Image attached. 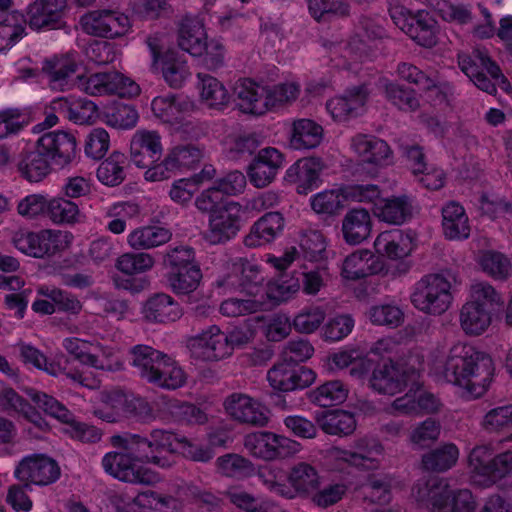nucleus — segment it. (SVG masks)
<instances>
[{"label": "nucleus", "mask_w": 512, "mask_h": 512, "mask_svg": "<svg viewBox=\"0 0 512 512\" xmlns=\"http://www.w3.org/2000/svg\"><path fill=\"white\" fill-rule=\"evenodd\" d=\"M166 280L171 291L178 296L193 297L202 279L195 252L189 246H177L167 251L163 257Z\"/></svg>", "instance_id": "6"}, {"label": "nucleus", "mask_w": 512, "mask_h": 512, "mask_svg": "<svg viewBox=\"0 0 512 512\" xmlns=\"http://www.w3.org/2000/svg\"><path fill=\"white\" fill-rule=\"evenodd\" d=\"M451 280L453 275L449 271L424 275L414 287L411 302L418 310L431 314L441 315L452 302Z\"/></svg>", "instance_id": "8"}, {"label": "nucleus", "mask_w": 512, "mask_h": 512, "mask_svg": "<svg viewBox=\"0 0 512 512\" xmlns=\"http://www.w3.org/2000/svg\"><path fill=\"white\" fill-rule=\"evenodd\" d=\"M197 77L201 81V96L210 107L222 108L228 103V91L218 79L205 73H198Z\"/></svg>", "instance_id": "55"}, {"label": "nucleus", "mask_w": 512, "mask_h": 512, "mask_svg": "<svg viewBox=\"0 0 512 512\" xmlns=\"http://www.w3.org/2000/svg\"><path fill=\"white\" fill-rule=\"evenodd\" d=\"M354 451H346L345 461L362 469H372L377 466L376 456L383 451L382 445L372 438H360L355 442Z\"/></svg>", "instance_id": "39"}, {"label": "nucleus", "mask_w": 512, "mask_h": 512, "mask_svg": "<svg viewBox=\"0 0 512 512\" xmlns=\"http://www.w3.org/2000/svg\"><path fill=\"white\" fill-rule=\"evenodd\" d=\"M324 168L321 158H302L286 171L285 180L296 184L298 194L307 195L320 187L322 183L320 175Z\"/></svg>", "instance_id": "17"}, {"label": "nucleus", "mask_w": 512, "mask_h": 512, "mask_svg": "<svg viewBox=\"0 0 512 512\" xmlns=\"http://www.w3.org/2000/svg\"><path fill=\"white\" fill-rule=\"evenodd\" d=\"M408 36L423 47H433L437 43V22L427 11H418L411 19Z\"/></svg>", "instance_id": "42"}, {"label": "nucleus", "mask_w": 512, "mask_h": 512, "mask_svg": "<svg viewBox=\"0 0 512 512\" xmlns=\"http://www.w3.org/2000/svg\"><path fill=\"white\" fill-rule=\"evenodd\" d=\"M311 17L318 23L350 16V4L346 0H306Z\"/></svg>", "instance_id": "43"}, {"label": "nucleus", "mask_w": 512, "mask_h": 512, "mask_svg": "<svg viewBox=\"0 0 512 512\" xmlns=\"http://www.w3.org/2000/svg\"><path fill=\"white\" fill-rule=\"evenodd\" d=\"M284 227V218L279 212L264 214L251 227L250 233L245 237L247 247H257L271 242Z\"/></svg>", "instance_id": "27"}, {"label": "nucleus", "mask_w": 512, "mask_h": 512, "mask_svg": "<svg viewBox=\"0 0 512 512\" xmlns=\"http://www.w3.org/2000/svg\"><path fill=\"white\" fill-rule=\"evenodd\" d=\"M459 451L454 444H445L422 456V467L427 471L444 472L455 465Z\"/></svg>", "instance_id": "50"}, {"label": "nucleus", "mask_w": 512, "mask_h": 512, "mask_svg": "<svg viewBox=\"0 0 512 512\" xmlns=\"http://www.w3.org/2000/svg\"><path fill=\"white\" fill-rule=\"evenodd\" d=\"M420 373L412 366L383 360L374 368L369 378L370 387L380 394L395 395L404 388H420Z\"/></svg>", "instance_id": "10"}, {"label": "nucleus", "mask_w": 512, "mask_h": 512, "mask_svg": "<svg viewBox=\"0 0 512 512\" xmlns=\"http://www.w3.org/2000/svg\"><path fill=\"white\" fill-rule=\"evenodd\" d=\"M385 98L403 111H415L419 108V100L413 89L396 82H387L384 86Z\"/></svg>", "instance_id": "56"}, {"label": "nucleus", "mask_w": 512, "mask_h": 512, "mask_svg": "<svg viewBox=\"0 0 512 512\" xmlns=\"http://www.w3.org/2000/svg\"><path fill=\"white\" fill-rule=\"evenodd\" d=\"M274 433L258 431L245 436L244 446L255 457L274 460Z\"/></svg>", "instance_id": "58"}, {"label": "nucleus", "mask_w": 512, "mask_h": 512, "mask_svg": "<svg viewBox=\"0 0 512 512\" xmlns=\"http://www.w3.org/2000/svg\"><path fill=\"white\" fill-rule=\"evenodd\" d=\"M160 139L155 130H141L133 136L130 153L137 167L147 168L159 160L162 153Z\"/></svg>", "instance_id": "22"}, {"label": "nucleus", "mask_w": 512, "mask_h": 512, "mask_svg": "<svg viewBox=\"0 0 512 512\" xmlns=\"http://www.w3.org/2000/svg\"><path fill=\"white\" fill-rule=\"evenodd\" d=\"M368 94L366 85L347 88L343 95L327 102V111L338 123L357 117L366 104Z\"/></svg>", "instance_id": "19"}, {"label": "nucleus", "mask_w": 512, "mask_h": 512, "mask_svg": "<svg viewBox=\"0 0 512 512\" xmlns=\"http://www.w3.org/2000/svg\"><path fill=\"white\" fill-rule=\"evenodd\" d=\"M392 478L386 474H371L363 484L365 499L372 503L386 505L391 501Z\"/></svg>", "instance_id": "53"}, {"label": "nucleus", "mask_w": 512, "mask_h": 512, "mask_svg": "<svg viewBox=\"0 0 512 512\" xmlns=\"http://www.w3.org/2000/svg\"><path fill=\"white\" fill-rule=\"evenodd\" d=\"M482 271L496 281H506L512 274V263L507 255L495 250H486L479 255Z\"/></svg>", "instance_id": "45"}, {"label": "nucleus", "mask_w": 512, "mask_h": 512, "mask_svg": "<svg viewBox=\"0 0 512 512\" xmlns=\"http://www.w3.org/2000/svg\"><path fill=\"white\" fill-rule=\"evenodd\" d=\"M205 43L206 33L202 23L196 18H183L178 31V45L182 51L192 56H202Z\"/></svg>", "instance_id": "30"}, {"label": "nucleus", "mask_w": 512, "mask_h": 512, "mask_svg": "<svg viewBox=\"0 0 512 512\" xmlns=\"http://www.w3.org/2000/svg\"><path fill=\"white\" fill-rule=\"evenodd\" d=\"M225 411L236 421L263 427L268 417L261 404L243 393H232L224 400Z\"/></svg>", "instance_id": "18"}, {"label": "nucleus", "mask_w": 512, "mask_h": 512, "mask_svg": "<svg viewBox=\"0 0 512 512\" xmlns=\"http://www.w3.org/2000/svg\"><path fill=\"white\" fill-rule=\"evenodd\" d=\"M298 93L299 87L295 83H283L266 88L250 79H240L234 86L239 109L254 115H262L267 110L295 100Z\"/></svg>", "instance_id": "4"}, {"label": "nucleus", "mask_w": 512, "mask_h": 512, "mask_svg": "<svg viewBox=\"0 0 512 512\" xmlns=\"http://www.w3.org/2000/svg\"><path fill=\"white\" fill-rule=\"evenodd\" d=\"M317 423L327 434L346 436L354 432V415L344 410H329L317 416Z\"/></svg>", "instance_id": "40"}, {"label": "nucleus", "mask_w": 512, "mask_h": 512, "mask_svg": "<svg viewBox=\"0 0 512 512\" xmlns=\"http://www.w3.org/2000/svg\"><path fill=\"white\" fill-rule=\"evenodd\" d=\"M374 245L378 253L386 255L392 260L404 258L412 251L411 238L400 230L379 234Z\"/></svg>", "instance_id": "38"}, {"label": "nucleus", "mask_w": 512, "mask_h": 512, "mask_svg": "<svg viewBox=\"0 0 512 512\" xmlns=\"http://www.w3.org/2000/svg\"><path fill=\"white\" fill-rule=\"evenodd\" d=\"M49 113L57 118H67L76 125H91L97 115L96 105L90 100H77L70 103L66 98H57L48 106Z\"/></svg>", "instance_id": "23"}, {"label": "nucleus", "mask_w": 512, "mask_h": 512, "mask_svg": "<svg viewBox=\"0 0 512 512\" xmlns=\"http://www.w3.org/2000/svg\"><path fill=\"white\" fill-rule=\"evenodd\" d=\"M23 391L45 414L50 415L63 423L72 420V413L56 398L35 388H24Z\"/></svg>", "instance_id": "49"}, {"label": "nucleus", "mask_w": 512, "mask_h": 512, "mask_svg": "<svg viewBox=\"0 0 512 512\" xmlns=\"http://www.w3.org/2000/svg\"><path fill=\"white\" fill-rule=\"evenodd\" d=\"M473 289L474 300L471 303L480 304L479 307L485 308L490 315L503 308L505 303L504 299L490 284L479 283L474 285Z\"/></svg>", "instance_id": "64"}, {"label": "nucleus", "mask_w": 512, "mask_h": 512, "mask_svg": "<svg viewBox=\"0 0 512 512\" xmlns=\"http://www.w3.org/2000/svg\"><path fill=\"white\" fill-rule=\"evenodd\" d=\"M415 499L429 512H474L476 502L468 489L454 491L444 479L437 477L418 482L412 489Z\"/></svg>", "instance_id": "5"}, {"label": "nucleus", "mask_w": 512, "mask_h": 512, "mask_svg": "<svg viewBox=\"0 0 512 512\" xmlns=\"http://www.w3.org/2000/svg\"><path fill=\"white\" fill-rule=\"evenodd\" d=\"M78 63L73 55H63L45 61L43 71L48 75L49 85L54 90L64 91L77 85L90 95L115 94L121 98L139 95V85L117 71L92 74L88 78L78 76L73 79Z\"/></svg>", "instance_id": "1"}, {"label": "nucleus", "mask_w": 512, "mask_h": 512, "mask_svg": "<svg viewBox=\"0 0 512 512\" xmlns=\"http://www.w3.org/2000/svg\"><path fill=\"white\" fill-rule=\"evenodd\" d=\"M143 315L148 322L169 323L180 319L182 310L170 295L158 293L145 302Z\"/></svg>", "instance_id": "25"}, {"label": "nucleus", "mask_w": 512, "mask_h": 512, "mask_svg": "<svg viewBox=\"0 0 512 512\" xmlns=\"http://www.w3.org/2000/svg\"><path fill=\"white\" fill-rule=\"evenodd\" d=\"M124 435L128 439L127 443H130L132 455L138 459L139 463L154 464L162 468L171 466L167 458L160 456L163 452L153 440L151 432L148 436L130 432H124Z\"/></svg>", "instance_id": "29"}, {"label": "nucleus", "mask_w": 512, "mask_h": 512, "mask_svg": "<svg viewBox=\"0 0 512 512\" xmlns=\"http://www.w3.org/2000/svg\"><path fill=\"white\" fill-rule=\"evenodd\" d=\"M154 260L148 253H125L116 262V267L122 273L132 276L150 270Z\"/></svg>", "instance_id": "63"}, {"label": "nucleus", "mask_w": 512, "mask_h": 512, "mask_svg": "<svg viewBox=\"0 0 512 512\" xmlns=\"http://www.w3.org/2000/svg\"><path fill=\"white\" fill-rule=\"evenodd\" d=\"M242 225V206L234 201L223 204L209 216L204 239L210 244H222L234 238Z\"/></svg>", "instance_id": "11"}, {"label": "nucleus", "mask_w": 512, "mask_h": 512, "mask_svg": "<svg viewBox=\"0 0 512 512\" xmlns=\"http://www.w3.org/2000/svg\"><path fill=\"white\" fill-rule=\"evenodd\" d=\"M231 275L228 281L234 284L233 277L237 279L238 287L250 296H257L265 280L260 266L245 258H240L232 264Z\"/></svg>", "instance_id": "26"}, {"label": "nucleus", "mask_w": 512, "mask_h": 512, "mask_svg": "<svg viewBox=\"0 0 512 512\" xmlns=\"http://www.w3.org/2000/svg\"><path fill=\"white\" fill-rule=\"evenodd\" d=\"M21 176L29 182L42 181L51 171L46 154L40 150L25 152L18 162Z\"/></svg>", "instance_id": "41"}, {"label": "nucleus", "mask_w": 512, "mask_h": 512, "mask_svg": "<svg viewBox=\"0 0 512 512\" xmlns=\"http://www.w3.org/2000/svg\"><path fill=\"white\" fill-rule=\"evenodd\" d=\"M170 230L158 226H146L134 230L128 237L134 249H150L167 243L171 239Z\"/></svg>", "instance_id": "48"}, {"label": "nucleus", "mask_w": 512, "mask_h": 512, "mask_svg": "<svg viewBox=\"0 0 512 512\" xmlns=\"http://www.w3.org/2000/svg\"><path fill=\"white\" fill-rule=\"evenodd\" d=\"M203 157V148L187 143L174 147L166 157V165L175 170L190 169L200 162Z\"/></svg>", "instance_id": "52"}, {"label": "nucleus", "mask_w": 512, "mask_h": 512, "mask_svg": "<svg viewBox=\"0 0 512 512\" xmlns=\"http://www.w3.org/2000/svg\"><path fill=\"white\" fill-rule=\"evenodd\" d=\"M193 338L204 349L203 354L207 360L219 361L232 354L226 333L220 331L216 325L210 326Z\"/></svg>", "instance_id": "32"}, {"label": "nucleus", "mask_w": 512, "mask_h": 512, "mask_svg": "<svg viewBox=\"0 0 512 512\" xmlns=\"http://www.w3.org/2000/svg\"><path fill=\"white\" fill-rule=\"evenodd\" d=\"M284 162V155L274 147L261 149L247 168L252 185L264 188L273 182Z\"/></svg>", "instance_id": "16"}, {"label": "nucleus", "mask_w": 512, "mask_h": 512, "mask_svg": "<svg viewBox=\"0 0 512 512\" xmlns=\"http://www.w3.org/2000/svg\"><path fill=\"white\" fill-rule=\"evenodd\" d=\"M123 434L113 435L110 443L117 450L108 452L102 459V466L107 474L127 483L150 485L154 482V474L146 468L137 466L138 459L132 455L130 443Z\"/></svg>", "instance_id": "7"}, {"label": "nucleus", "mask_w": 512, "mask_h": 512, "mask_svg": "<svg viewBox=\"0 0 512 512\" xmlns=\"http://www.w3.org/2000/svg\"><path fill=\"white\" fill-rule=\"evenodd\" d=\"M348 396V388L340 380L327 381L308 392L309 400L320 406L330 407L343 403Z\"/></svg>", "instance_id": "46"}, {"label": "nucleus", "mask_w": 512, "mask_h": 512, "mask_svg": "<svg viewBox=\"0 0 512 512\" xmlns=\"http://www.w3.org/2000/svg\"><path fill=\"white\" fill-rule=\"evenodd\" d=\"M468 460L475 481L484 487L512 474L511 451L496 453L491 445H479L471 450Z\"/></svg>", "instance_id": "9"}, {"label": "nucleus", "mask_w": 512, "mask_h": 512, "mask_svg": "<svg viewBox=\"0 0 512 512\" xmlns=\"http://www.w3.org/2000/svg\"><path fill=\"white\" fill-rule=\"evenodd\" d=\"M287 275H281L277 280H271L267 283L265 289V296L268 301L261 299L268 305L267 310L279 305L281 302L286 301L290 295L299 290L300 284L298 280H287Z\"/></svg>", "instance_id": "57"}, {"label": "nucleus", "mask_w": 512, "mask_h": 512, "mask_svg": "<svg viewBox=\"0 0 512 512\" xmlns=\"http://www.w3.org/2000/svg\"><path fill=\"white\" fill-rule=\"evenodd\" d=\"M288 482L299 497H308L318 490L320 477L314 466L299 462L291 467Z\"/></svg>", "instance_id": "36"}, {"label": "nucleus", "mask_w": 512, "mask_h": 512, "mask_svg": "<svg viewBox=\"0 0 512 512\" xmlns=\"http://www.w3.org/2000/svg\"><path fill=\"white\" fill-rule=\"evenodd\" d=\"M493 371V361L488 354L472 345L458 343L450 349L443 373L448 382L478 397L489 386Z\"/></svg>", "instance_id": "2"}, {"label": "nucleus", "mask_w": 512, "mask_h": 512, "mask_svg": "<svg viewBox=\"0 0 512 512\" xmlns=\"http://www.w3.org/2000/svg\"><path fill=\"white\" fill-rule=\"evenodd\" d=\"M65 6L66 0H36L28 7L27 23L33 30L59 28Z\"/></svg>", "instance_id": "21"}, {"label": "nucleus", "mask_w": 512, "mask_h": 512, "mask_svg": "<svg viewBox=\"0 0 512 512\" xmlns=\"http://www.w3.org/2000/svg\"><path fill=\"white\" fill-rule=\"evenodd\" d=\"M130 354L134 373L142 381L164 390H176L186 384V373L168 354L148 345H135Z\"/></svg>", "instance_id": "3"}, {"label": "nucleus", "mask_w": 512, "mask_h": 512, "mask_svg": "<svg viewBox=\"0 0 512 512\" xmlns=\"http://www.w3.org/2000/svg\"><path fill=\"white\" fill-rule=\"evenodd\" d=\"M372 257L368 250L356 251L347 256L343 262L342 274L350 280H359L372 274L368 260Z\"/></svg>", "instance_id": "59"}, {"label": "nucleus", "mask_w": 512, "mask_h": 512, "mask_svg": "<svg viewBox=\"0 0 512 512\" xmlns=\"http://www.w3.org/2000/svg\"><path fill=\"white\" fill-rule=\"evenodd\" d=\"M124 161V155L119 152H113L105 159L97 169L98 180L107 186H118L126 177L124 168L121 165Z\"/></svg>", "instance_id": "54"}, {"label": "nucleus", "mask_w": 512, "mask_h": 512, "mask_svg": "<svg viewBox=\"0 0 512 512\" xmlns=\"http://www.w3.org/2000/svg\"><path fill=\"white\" fill-rule=\"evenodd\" d=\"M218 470L228 477H244L254 473V466L250 460L238 454H226L216 460Z\"/></svg>", "instance_id": "60"}, {"label": "nucleus", "mask_w": 512, "mask_h": 512, "mask_svg": "<svg viewBox=\"0 0 512 512\" xmlns=\"http://www.w3.org/2000/svg\"><path fill=\"white\" fill-rule=\"evenodd\" d=\"M0 124L5 128H23L34 125L33 128H52L57 125V118L49 113L48 106L43 108H7L0 111Z\"/></svg>", "instance_id": "20"}, {"label": "nucleus", "mask_w": 512, "mask_h": 512, "mask_svg": "<svg viewBox=\"0 0 512 512\" xmlns=\"http://www.w3.org/2000/svg\"><path fill=\"white\" fill-rule=\"evenodd\" d=\"M316 379L315 372L305 366L280 362L268 370L270 386L279 392H291L310 386Z\"/></svg>", "instance_id": "14"}, {"label": "nucleus", "mask_w": 512, "mask_h": 512, "mask_svg": "<svg viewBox=\"0 0 512 512\" xmlns=\"http://www.w3.org/2000/svg\"><path fill=\"white\" fill-rule=\"evenodd\" d=\"M268 305L262 299L229 298L220 305V312L228 317H238L267 310Z\"/></svg>", "instance_id": "62"}, {"label": "nucleus", "mask_w": 512, "mask_h": 512, "mask_svg": "<svg viewBox=\"0 0 512 512\" xmlns=\"http://www.w3.org/2000/svg\"><path fill=\"white\" fill-rule=\"evenodd\" d=\"M479 306L480 304L468 302L461 309L460 323L466 334L480 335L491 324L492 315Z\"/></svg>", "instance_id": "47"}, {"label": "nucleus", "mask_w": 512, "mask_h": 512, "mask_svg": "<svg viewBox=\"0 0 512 512\" xmlns=\"http://www.w3.org/2000/svg\"><path fill=\"white\" fill-rule=\"evenodd\" d=\"M374 214L381 221L401 225L412 217V206L407 196L381 199L375 204Z\"/></svg>", "instance_id": "35"}, {"label": "nucleus", "mask_w": 512, "mask_h": 512, "mask_svg": "<svg viewBox=\"0 0 512 512\" xmlns=\"http://www.w3.org/2000/svg\"><path fill=\"white\" fill-rule=\"evenodd\" d=\"M352 147L368 163L376 166L392 163V150L384 140L377 137L358 134L352 140Z\"/></svg>", "instance_id": "24"}, {"label": "nucleus", "mask_w": 512, "mask_h": 512, "mask_svg": "<svg viewBox=\"0 0 512 512\" xmlns=\"http://www.w3.org/2000/svg\"><path fill=\"white\" fill-rule=\"evenodd\" d=\"M152 499L148 500L147 505L150 507L154 504H161L163 506H168L170 502L174 501L172 497H162L157 492L148 490L139 493L134 498H129L124 494L120 493H111L108 497L109 503L115 509L116 512H132L133 504H142L143 499Z\"/></svg>", "instance_id": "51"}, {"label": "nucleus", "mask_w": 512, "mask_h": 512, "mask_svg": "<svg viewBox=\"0 0 512 512\" xmlns=\"http://www.w3.org/2000/svg\"><path fill=\"white\" fill-rule=\"evenodd\" d=\"M372 220L368 210L355 208L349 210L342 220L344 240L350 245H358L371 233Z\"/></svg>", "instance_id": "28"}, {"label": "nucleus", "mask_w": 512, "mask_h": 512, "mask_svg": "<svg viewBox=\"0 0 512 512\" xmlns=\"http://www.w3.org/2000/svg\"><path fill=\"white\" fill-rule=\"evenodd\" d=\"M100 117L113 128H133L138 122L139 113L133 105L113 101L103 108Z\"/></svg>", "instance_id": "44"}, {"label": "nucleus", "mask_w": 512, "mask_h": 512, "mask_svg": "<svg viewBox=\"0 0 512 512\" xmlns=\"http://www.w3.org/2000/svg\"><path fill=\"white\" fill-rule=\"evenodd\" d=\"M161 70L165 82L175 89L181 88L190 76L184 54L175 50H167L163 54L161 57Z\"/></svg>", "instance_id": "37"}, {"label": "nucleus", "mask_w": 512, "mask_h": 512, "mask_svg": "<svg viewBox=\"0 0 512 512\" xmlns=\"http://www.w3.org/2000/svg\"><path fill=\"white\" fill-rule=\"evenodd\" d=\"M61 474L58 463L44 455L34 454L23 458L15 468L14 475L24 487L31 484L46 486L56 482Z\"/></svg>", "instance_id": "12"}, {"label": "nucleus", "mask_w": 512, "mask_h": 512, "mask_svg": "<svg viewBox=\"0 0 512 512\" xmlns=\"http://www.w3.org/2000/svg\"><path fill=\"white\" fill-rule=\"evenodd\" d=\"M38 293L53 302L55 311L58 310L76 315L82 310V303L79 299L67 291L43 286L39 288Z\"/></svg>", "instance_id": "61"}, {"label": "nucleus", "mask_w": 512, "mask_h": 512, "mask_svg": "<svg viewBox=\"0 0 512 512\" xmlns=\"http://www.w3.org/2000/svg\"><path fill=\"white\" fill-rule=\"evenodd\" d=\"M442 227L445 237L449 240L467 239L470 235V226L465 210L455 202L442 208Z\"/></svg>", "instance_id": "33"}, {"label": "nucleus", "mask_w": 512, "mask_h": 512, "mask_svg": "<svg viewBox=\"0 0 512 512\" xmlns=\"http://www.w3.org/2000/svg\"><path fill=\"white\" fill-rule=\"evenodd\" d=\"M0 406L4 411H14L39 429H46L48 423L35 406L20 396L13 388L5 387L0 390Z\"/></svg>", "instance_id": "31"}, {"label": "nucleus", "mask_w": 512, "mask_h": 512, "mask_svg": "<svg viewBox=\"0 0 512 512\" xmlns=\"http://www.w3.org/2000/svg\"><path fill=\"white\" fill-rule=\"evenodd\" d=\"M27 19L17 10L6 12L0 16V51L15 46L26 36Z\"/></svg>", "instance_id": "34"}, {"label": "nucleus", "mask_w": 512, "mask_h": 512, "mask_svg": "<svg viewBox=\"0 0 512 512\" xmlns=\"http://www.w3.org/2000/svg\"><path fill=\"white\" fill-rule=\"evenodd\" d=\"M80 23L85 33L103 38H116L124 35L129 28V19L124 14L112 10H94L84 14Z\"/></svg>", "instance_id": "13"}, {"label": "nucleus", "mask_w": 512, "mask_h": 512, "mask_svg": "<svg viewBox=\"0 0 512 512\" xmlns=\"http://www.w3.org/2000/svg\"><path fill=\"white\" fill-rule=\"evenodd\" d=\"M37 147L58 166L69 165L76 157L77 143L73 134L66 130H53L37 140Z\"/></svg>", "instance_id": "15"}]
</instances>
